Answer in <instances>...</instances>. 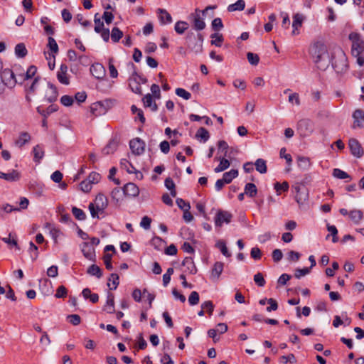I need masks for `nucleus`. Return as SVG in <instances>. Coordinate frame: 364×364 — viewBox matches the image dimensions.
Instances as JSON below:
<instances>
[{"label": "nucleus", "mask_w": 364, "mask_h": 364, "mask_svg": "<svg viewBox=\"0 0 364 364\" xmlns=\"http://www.w3.org/2000/svg\"><path fill=\"white\" fill-rule=\"evenodd\" d=\"M215 245L218 248L220 249V250L221 251L222 254L224 256H225L227 257H230L231 256V254L229 252V251L226 247L225 242L224 241L219 240L217 242Z\"/></svg>", "instance_id": "50"}, {"label": "nucleus", "mask_w": 364, "mask_h": 364, "mask_svg": "<svg viewBox=\"0 0 364 364\" xmlns=\"http://www.w3.org/2000/svg\"><path fill=\"white\" fill-rule=\"evenodd\" d=\"M58 110V106L55 105H50L46 109H41V107H37V112L46 118L50 114Z\"/></svg>", "instance_id": "32"}, {"label": "nucleus", "mask_w": 364, "mask_h": 364, "mask_svg": "<svg viewBox=\"0 0 364 364\" xmlns=\"http://www.w3.org/2000/svg\"><path fill=\"white\" fill-rule=\"evenodd\" d=\"M68 66L65 64H61L59 70L57 73V78L58 81L63 85L70 83L69 78L67 75Z\"/></svg>", "instance_id": "13"}, {"label": "nucleus", "mask_w": 364, "mask_h": 364, "mask_svg": "<svg viewBox=\"0 0 364 364\" xmlns=\"http://www.w3.org/2000/svg\"><path fill=\"white\" fill-rule=\"evenodd\" d=\"M48 90L46 92L45 98L48 102H53L57 100L58 92L57 87L52 83L47 82Z\"/></svg>", "instance_id": "8"}, {"label": "nucleus", "mask_w": 364, "mask_h": 364, "mask_svg": "<svg viewBox=\"0 0 364 364\" xmlns=\"http://www.w3.org/2000/svg\"><path fill=\"white\" fill-rule=\"evenodd\" d=\"M158 13L159 14V20L161 23H171L172 22V17L166 9H159Z\"/></svg>", "instance_id": "23"}, {"label": "nucleus", "mask_w": 364, "mask_h": 364, "mask_svg": "<svg viewBox=\"0 0 364 364\" xmlns=\"http://www.w3.org/2000/svg\"><path fill=\"white\" fill-rule=\"evenodd\" d=\"M247 58L249 63L251 65H257L259 63V58L258 55H257V54L249 52L247 54Z\"/></svg>", "instance_id": "58"}, {"label": "nucleus", "mask_w": 364, "mask_h": 364, "mask_svg": "<svg viewBox=\"0 0 364 364\" xmlns=\"http://www.w3.org/2000/svg\"><path fill=\"white\" fill-rule=\"evenodd\" d=\"M122 192L125 196L136 197L139 193V189L135 183H128L123 187Z\"/></svg>", "instance_id": "10"}, {"label": "nucleus", "mask_w": 364, "mask_h": 364, "mask_svg": "<svg viewBox=\"0 0 364 364\" xmlns=\"http://www.w3.org/2000/svg\"><path fill=\"white\" fill-rule=\"evenodd\" d=\"M297 130L301 136H308L313 133L314 124L309 119H302L297 123Z\"/></svg>", "instance_id": "4"}, {"label": "nucleus", "mask_w": 364, "mask_h": 364, "mask_svg": "<svg viewBox=\"0 0 364 364\" xmlns=\"http://www.w3.org/2000/svg\"><path fill=\"white\" fill-rule=\"evenodd\" d=\"M254 281L259 287H264L265 285V280L264 279L263 274L260 272L257 273L254 276Z\"/></svg>", "instance_id": "60"}, {"label": "nucleus", "mask_w": 364, "mask_h": 364, "mask_svg": "<svg viewBox=\"0 0 364 364\" xmlns=\"http://www.w3.org/2000/svg\"><path fill=\"white\" fill-rule=\"evenodd\" d=\"M256 170L260 173H265L267 171L266 161L262 159H258L255 163Z\"/></svg>", "instance_id": "39"}, {"label": "nucleus", "mask_w": 364, "mask_h": 364, "mask_svg": "<svg viewBox=\"0 0 364 364\" xmlns=\"http://www.w3.org/2000/svg\"><path fill=\"white\" fill-rule=\"evenodd\" d=\"M218 160L220 161V164L214 168L215 173L222 172L229 168L230 163L228 159H225V157L219 158Z\"/></svg>", "instance_id": "31"}, {"label": "nucleus", "mask_w": 364, "mask_h": 364, "mask_svg": "<svg viewBox=\"0 0 364 364\" xmlns=\"http://www.w3.org/2000/svg\"><path fill=\"white\" fill-rule=\"evenodd\" d=\"M20 177L21 174L16 170H12L10 173H4L0 171V178L4 179L9 182L18 181Z\"/></svg>", "instance_id": "14"}, {"label": "nucleus", "mask_w": 364, "mask_h": 364, "mask_svg": "<svg viewBox=\"0 0 364 364\" xmlns=\"http://www.w3.org/2000/svg\"><path fill=\"white\" fill-rule=\"evenodd\" d=\"M74 102L73 97L70 95H63L60 98V102L65 107H69L73 105Z\"/></svg>", "instance_id": "61"}, {"label": "nucleus", "mask_w": 364, "mask_h": 364, "mask_svg": "<svg viewBox=\"0 0 364 364\" xmlns=\"http://www.w3.org/2000/svg\"><path fill=\"white\" fill-rule=\"evenodd\" d=\"M210 38H212L211 44L215 45L217 47H220L222 42L223 41V36L222 34L218 33H214L211 34Z\"/></svg>", "instance_id": "44"}, {"label": "nucleus", "mask_w": 364, "mask_h": 364, "mask_svg": "<svg viewBox=\"0 0 364 364\" xmlns=\"http://www.w3.org/2000/svg\"><path fill=\"white\" fill-rule=\"evenodd\" d=\"M120 166L122 168L125 169L129 173H136V168L125 159H121Z\"/></svg>", "instance_id": "41"}, {"label": "nucleus", "mask_w": 364, "mask_h": 364, "mask_svg": "<svg viewBox=\"0 0 364 364\" xmlns=\"http://www.w3.org/2000/svg\"><path fill=\"white\" fill-rule=\"evenodd\" d=\"M123 36V32L117 27H114L112 29V32L110 33L111 39L113 42H118Z\"/></svg>", "instance_id": "40"}, {"label": "nucleus", "mask_w": 364, "mask_h": 364, "mask_svg": "<svg viewBox=\"0 0 364 364\" xmlns=\"http://www.w3.org/2000/svg\"><path fill=\"white\" fill-rule=\"evenodd\" d=\"M143 103L144 107H150L154 112H156L158 109L157 105L153 101L152 96L150 94H146L143 97Z\"/></svg>", "instance_id": "25"}, {"label": "nucleus", "mask_w": 364, "mask_h": 364, "mask_svg": "<svg viewBox=\"0 0 364 364\" xmlns=\"http://www.w3.org/2000/svg\"><path fill=\"white\" fill-rule=\"evenodd\" d=\"M245 193L250 198L255 197L257 193V188L254 183H248L245 186Z\"/></svg>", "instance_id": "33"}, {"label": "nucleus", "mask_w": 364, "mask_h": 364, "mask_svg": "<svg viewBox=\"0 0 364 364\" xmlns=\"http://www.w3.org/2000/svg\"><path fill=\"white\" fill-rule=\"evenodd\" d=\"M27 53L28 51L24 43H18L15 46V55L17 58H23L27 55Z\"/></svg>", "instance_id": "29"}, {"label": "nucleus", "mask_w": 364, "mask_h": 364, "mask_svg": "<svg viewBox=\"0 0 364 364\" xmlns=\"http://www.w3.org/2000/svg\"><path fill=\"white\" fill-rule=\"evenodd\" d=\"M199 301H200L199 294L196 291H192L188 296L189 304L191 306L197 305L199 303Z\"/></svg>", "instance_id": "52"}, {"label": "nucleus", "mask_w": 364, "mask_h": 364, "mask_svg": "<svg viewBox=\"0 0 364 364\" xmlns=\"http://www.w3.org/2000/svg\"><path fill=\"white\" fill-rule=\"evenodd\" d=\"M332 60V66L337 73H343L347 71V57L341 47L335 46L333 48Z\"/></svg>", "instance_id": "2"}, {"label": "nucleus", "mask_w": 364, "mask_h": 364, "mask_svg": "<svg viewBox=\"0 0 364 364\" xmlns=\"http://www.w3.org/2000/svg\"><path fill=\"white\" fill-rule=\"evenodd\" d=\"M196 137L200 138L204 142H205L206 141L208 140V139L210 137V134H209L208 131L206 129H205L204 127H200L198 129L196 134Z\"/></svg>", "instance_id": "45"}, {"label": "nucleus", "mask_w": 364, "mask_h": 364, "mask_svg": "<svg viewBox=\"0 0 364 364\" xmlns=\"http://www.w3.org/2000/svg\"><path fill=\"white\" fill-rule=\"evenodd\" d=\"M118 146V142L115 139H112L109 141V142L107 144L105 147L102 149V154L105 155H108L110 154L114 153Z\"/></svg>", "instance_id": "21"}, {"label": "nucleus", "mask_w": 364, "mask_h": 364, "mask_svg": "<svg viewBox=\"0 0 364 364\" xmlns=\"http://www.w3.org/2000/svg\"><path fill=\"white\" fill-rule=\"evenodd\" d=\"M41 77H36L28 89V92L30 93H34L38 90L40 85Z\"/></svg>", "instance_id": "57"}, {"label": "nucleus", "mask_w": 364, "mask_h": 364, "mask_svg": "<svg viewBox=\"0 0 364 364\" xmlns=\"http://www.w3.org/2000/svg\"><path fill=\"white\" fill-rule=\"evenodd\" d=\"M6 77L7 76L0 75V95L4 93L6 87H14L17 82L14 78L13 80L11 78L5 80L4 78Z\"/></svg>", "instance_id": "17"}, {"label": "nucleus", "mask_w": 364, "mask_h": 364, "mask_svg": "<svg viewBox=\"0 0 364 364\" xmlns=\"http://www.w3.org/2000/svg\"><path fill=\"white\" fill-rule=\"evenodd\" d=\"M289 187V183L287 181H284L282 183L279 182L274 183V189L276 190L277 195H280L282 191H288Z\"/></svg>", "instance_id": "48"}, {"label": "nucleus", "mask_w": 364, "mask_h": 364, "mask_svg": "<svg viewBox=\"0 0 364 364\" xmlns=\"http://www.w3.org/2000/svg\"><path fill=\"white\" fill-rule=\"evenodd\" d=\"M348 146L350 150V153L352 155L357 158H360L363 154L364 151L362 148L359 141L355 139H350L348 141Z\"/></svg>", "instance_id": "6"}, {"label": "nucleus", "mask_w": 364, "mask_h": 364, "mask_svg": "<svg viewBox=\"0 0 364 364\" xmlns=\"http://www.w3.org/2000/svg\"><path fill=\"white\" fill-rule=\"evenodd\" d=\"M2 210V217H4V213H11L14 211H19L20 208L18 207H14L9 203H5L1 206Z\"/></svg>", "instance_id": "54"}, {"label": "nucleus", "mask_w": 364, "mask_h": 364, "mask_svg": "<svg viewBox=\"0 0 364 364\" xmlns=\"http://www.w3.org/2000/svg\"><path fill=\"white\" fill-rule=\"evenodd\" d=\"M197 38L198 41H196V38L193 32L188 33L186 36L188 47L196 53H199L203 50V36L202 34L198 33Z\"/></svg>", "instance_id": "3"}, {"label": "nucleus", "mask_w": 364, "mask_h": 364, "mask_svg": "<svg viewBox=\"0 0 364 364\" xmlns=\"http://www.w3.org/2000/svg\"><path fill=\"white\" fill-rule=\"evenodd\" d=\"M90 72L97 79H102L105 75V69L101 63H95L92 65Z\"/></svg>", "instance_id": "12"}, {"label": "nucleus", "mask_w": 364, "mask_h": 364, "mask_svg": "<svg viewBox=\"0 0 364 364\" xmlns=\"http://www.w3.org/2000/svg\"><path fill=\"white\" fill-rule=\"evenodd\" d=\"M238 176V171L236 169H231L230 171L225 172L223 175V179L226 184L231 183V181Z\"/></svg>", "instance_id": "28"}, {"label": "nucleus", "mask_w": 364, "mask_h": 364, "mask_svg": "<svg viewBox=\"0 0 364 364\" xmlns=\"http://www.w3.org/2000/svg\"><path fill=\"white\" fill-rule=\"evenodd\" d=\"M211 26L212 28L215 31H219L223 28V23L220 18H214L212 21Z\"/></svg>", "instance_id": "55"}, {"label": "nucleus", "mask_w": 364, "mask_h": 364, "mask_svg": "<svg viewBox=\"0 0 364 364\" xmlns=\"http://www.w3.org/2000/svg\"><path fill=\"white\" fill-rule=\"evenodd\" d=\"M245 7V2L244 0H237L235 4H232L228 6L229 12L235 11H242Z\"/></svg>", "instance_id": "30"}, {"label": "nucleus", "mask_w": 364, "mask_h": 364, "mask_svg": "<svg viewBox=\"0 0 364 364\" xmlns=\"http://www.w3.org/2000/svg\"><path fill=\"white\" fill-rule=\"evenodd\" d=\"M333 176L339 179H348V181H350L352 178L349 174H348L344 171H342L339 168H334L333 171Z\"/></svg>", "instance_id": "42"}, {"label": "nucleus", "mask_w": 364, "mask_h": 364, "mask_svg": "<svg viewBox=\"0 0 364 364\" xmlns=\"http://www.w3.org/2000/svg\"><path fill=\"white\" fill-rule=\"evenodd\" d=\"M200 11L196 10V14L193 15V28L196 31H201L205 28V23L200 16Z\"/></svg>", "instance_id": "15"}, {"label": "nucleus", "mask_w": 364, "mask_h": 364, "mask_svg": "<svg viewBox=\"0 0 364 364\" xmlns=\"http://www.w3.org/2000/svg\"><path fill=\"white\" fill-rule=\"evenodd\" d=\"M288 101L291 104H295L296 106H299L301 104L299 95L296 92L291 93L289 95Z\"/></svg>", "instance_id": "59"}, {"label": "nucleus", "mask_w": 364, "mask_h": 364, "mask_svg": "<svg viewBox=\"0 0 364 364\" xmlns=\"http://www.w3.org/2000/svg\"><path fill=\"white\" fill-rule=\"evenodd\" d=\"M82 252L83 255L89 260L95 261V250L92 248L88 242H84L82 246Z\"/></svg>", "instance_id": "16"}, {"label": "nucleus", "mask_w": 364, "mask_h": 364, "mask_svg": "<svg viewBox=\"0 0 364 364\" xmlns=\"http://www.w3.org/2000/svg\"><path fill=\"white\" fill-rule=\"evenodd\" d=\"M353 117L354 119L353 128L360 127L362 126L361 120L364 119V112L359 109H356L353 114Z\"/></svg>", "instance_id": "22"}, {"label": "nucleus", "mask_w": 364, "mask_h": 364, "mask_svg": "<svg viewBox=\"0 0 364 364\" xmlns=\"http://www.w3.org/2000/svg\"><path fill=\"white\" fill-rule=\"evenodd\" d=\"M37 68L34 65H31L28 68L27 71L25 73L24 80H28L31 79L33 77H34L35 74L36 73Z\"/></svg>", "instance_id": "63"}, {"label": "nucleus", "mask_w": 364, "mask_h": 364, "mask_svg": "<svg viewBox=\"0 0 364 364\" xmlns=\"http://www.w3.org/2000/svg\"><path fill=\"white\" fill-rule=\"evenodd\" d=\"M311 53L318 68L323 69L328 65L330 58L324 43L321 42L314 43L311 48Z\"/></svg>", "instance_id": "1"}, {"label": "nucleus", "mask_w": 364, "mask_h": 364, "mask_svg": "<svg viewBox=\"0 0 364 364\" xmlns=\"http://www.w3.org/2000/svg\"><path fill=\"white\" fill-rule=\"evenodd\" d=\"M224 264L221 262H216L212 269V276L218 279L223 270Z\"/></svg>", "instance_id": "35"}, {"label": "nucleus", "mask_w": 364, "mask_h": 364, "mask_svg": "<svg viewBox=\"0 0 364 364\" xmlns=\"http://www.w3.org/2000/svg\"><path fill=\"white\" fill-rule=\"evenodd\" d=\"M188 28V23L183 21H178L176 23L174 29L178 34H183Z\"/></svg>", "instance_id": "38"}, {"label": "nucleus", "mask_w": 364, "mask_h": 364, "mask_svg": "<svg viewBox=\"0 0 364 364\" xmlns=\"http://www.w3.org/2000/svg\"><path fill=\"white\" fill-rule=\"evenodd\" d=\"M107 205L108 201L107 197L102 193H99L95 200V205H96L97 210L103 213Z\"/></svg>", "instance_id": "11"}, {"label": "nucleus", "mask_w": 364, "mask_h": 364, "mask_svg": "<svg viewBox=\"0 0 364 364\" xmlns=\"http://www.w3.org/2000/svg\"><path fill=\"white\" fill-rule=\"evenodd\" d=\"M82 294L85 299H89L90 301L95 304L99 301V296L97 294H92L89 288H85L82 290Z\"/></svg>", "instance_id": "26"}, {"label": "nucleus", "mask_w": 364, "mask_h": 364, "mask_svg": "<svg viewBox=\"0 0 364 364\" xmlns=\"http://www.w3.org/2000/svg\"><path fill=\"white\" fill-rule=\"evenodd\" d=\"M87 273L91 276H95L100 279L102 276V269L96 264H92L87 270Z\"/></svg>", "instance_id": "34"}, {"label": "nucleus", "mask_w": 364, "mask_h": 364, "mask_svg": "<svg viewBox=\"0 0 364 364\" xmlns=\"http://www.w3.org/2000/svg\"><path fill=\"white\" fill-rule=\"evenodd\" d=\"M90 111L95 116H100L107 112V107L105 102L99 101L91 105Z\"/></svg>", "instance_id": "9"}, {"label": "nucleus", "mask_w": 364, "mask_h": 364, "mask_svg": "<svg viewBox=\"0 0 364 364\" xmlns=\"http://www.w3.org/2000/svg\"><path fill=\"white\" fill-rule=\"evenodd\" d=\"M304 20V17L300 14H296L293 16V23H292V34L297 35L299 32L297 31L298 28L301 26L302 22Z\"/></svg>", "instance_id": "19"}, {"label": "nucleus", "mask_w": 364, "mask_h": 364, "mask_svg": "<svg viewBox=\"0 0 364 364\" xmlns=\"http://www.w3.org/2000/svg\"><path fill=\"white\" fill-rule=\"evenodd\" d=\"M72 213L75 218L78 220H84L86 218V215L84 211L77 207H73Z\"/></svg>", "instance_id": "49"}, {"label": "nucleus", "mask_w": 364, "mask_h": 364, "mask_svg": "<svg viewBox=\"0 0 364 364\" xmlns=\"http://www.w3.org/2000/svg\"><path fill=\"white\" fill-rule=\"evenodd\" d=\"M182 265L186 268V271H188L190 274H195L197 272V269L194 264L193 259L191 257H186L183 262Z\"/></svg>", "instance_id": "18"}, {"label": "nucleus", "mask_w": 364, "mask_h": 364, "mask_svg": "<svg viewBox=\"0 0 364 364\" xmlns=\"http://www.w3.org/2000/svg\"><path fill=\"white\" fill-rule=\"evenodd\" d=\"M28 252L31 254L32 260H36L38 257V247L32 241L29 242Z\"/></svg>", "instance_id": "46"}, {"label": "nucleus", "mask_w": 364, "mask_h": 364, "mask_svg": "<svg viewBox=\"0 0 364 364\" xmlns=\"http://www.w3.org/2000/svg\"><path fill=\"white\" fill-rule=\"evenodd\" d=\"M119 276L117 274H111L110 277L108 279L107 286L109 287L111 290H114L119 285Z\"/></svg>", "instance_id": "36"}, {"label": "nucleus", "mask_w": 364, "mask_h": 364, "mask_svg": "<svg viewBox=\"0 0 364 364\" xmlns=\"http://www.w3.org/2000/svg\"><path fill=\"white\" fill-rule=\"evenodd\" d=\"M33 161L36 163H40L41 160L44 156L43 147L39 144L36 145L33 149Z\"/></svg>", "instance_id": "20"}, {"label": "nucleus", "mask_w": 364, "mask_h": 364, "mask_svg": "<svg viewBox=\"0 0 364 364\" xmlns=\"http://www.w3.org/2000/svg\"><path fill=\"white\" fill-rule=\"evenodd\" d=\"M67 318H68V321L74 326H77V325L80 324L81 322L80 316L77 314L68 315L67 316Z\"/></svg>", "instance_id": "62"}, {"label": "nucleus", "mask_w": 364, "mask_h": 364, "mask_svg": "<svg viewBox=\"0 0 364 364\" xmlns=\"http://www.w3.org/2000/svg\"><path fill=\"white\" fill-rule=\"evenodd\" d=\"M31 135L26 132H21L18 138V139L16 141L15 144L18 147L23 146L26 143H28L31 140Z\"/></svg>", "instance_id": "24"}, {"label": "nucleus", "mask_w": 364, "mask_h": 364, "mask_svg": "<svg viewBox=\"0 0 364 364\" xmlns=\"http://www.w3.org/2000/svg\"><path fill=\"white\" fill-rule=\"evenodd\" d=\"M310 160L307 157L299 156L298 157V166L303 170H306L310 167Z\"/></svg>", "instance_id": "47"}, {"label": "nucleus", "mask_w": 364, "mask_h": 364, "mask_svg": "<svg viewBox=\"0 0 364 364\" xmlns=\"http://www.w3.org/2000/svg\"><path fill=\"white\" fill-rule=\"evenodd\" d=\"M129 147L134 154L141 155L144 152L145 143L142 139L136 138L130 141Z\"/></svg>", "instance_id": "5"}, {"label": "nucleus", "mask_w": 364, "mask_h": 364, "mask_svg": "<svg viewBox=\"0 0 364 364\" xmlns=\"http://www.w3.org/2000/svg\"><path fill=\"white\" fill-rule=\"evenodd\" d=\"M140 85V82H138L136 77H131L129 79V87L134 93L141 94V87Z\"/></svg>", "instance_id": "37"}, {"label": "nucleus", "mask_w": 364, "mask_h": 364, "mask_svg": "<svg viewBox=\"0 0 364 364\" xmlns=\"http://www.w3.org/2000/svg\"><path fill=\"white\" fill-rule=\"evenodd\" d=\"M48 47L49 48V49L50 50V51L52 53H53L54 54H56L58 53V46L55 41V40L51 37V36H49L48 38Z\"/></svg>", "instance_id": "53"}, {"label": "nucleus", "mask_w": 364, "mask_h": 364, "mask_svg": "<svg viewBox=\"0 0 364 364\" xmlns=\"http://www.w3.org/2000/svg\"><path fill=\"white\" fill-rule=\"evenodd\" d=\"M232 215L228 211L219 210L215 217V226H222L223 223H230Z\"/></svg>", "instance_id": "7"}, {"label": "nucleus", "mask_w": 364, "mask_h": 364, "mask_svg": "<svg viewBox=\"0 0 364 364\" xmlns=\"http://www.w3.org/2000/svg\"><path fill=\"white\" fill-rule=\"evenodd\" d=\"M327 230L330 232L331 235H332V242H337L338 241V230L335 225H332L330 224H327Z\"/></svg>", "instance_id": "51"}, {"label": "nucleus", "mask_w": 364, "mask_h": 364, "mask_svg": "<svg viewBox=\"0 0 364 364\" xmlns=\"http://www.w3.org/2000/svg\"><path fill=\"white\" fill-rule=\"evenodd\" d=\"M349 217L355 224H358L363 218V213L359 210H353L349 213Z\"/></svg>", "instance_id": "43"}, {"label": "nucleus", "mask_w": 364, "mask_h": 364, "mask_svg": "<svg viewBox=\"0 0 364 364\" xmlns=\"http://www.w3.org/2000/svg\"><path fill=\"white\" fill-rule=\"evenodd\" d=\"M92 184L87 179H86L80 183V189L83 192L88 193L92 189Z\"/></svg>", "instance_id": "64"}, {"label": "nucleus", "mask_w": 364, "mask_h": 364, "mask_svg": "<svg viewBox=\"0 0 364 364\" xmlns=\"http://www.w3.org/2000/svg\"><path fill=\"white\" fill-rule=\"evenodd\" d=\"M364 50V41L363 40L352 44L351 53L353 55H358Z\"/></svg>", "instance_id": "27"}, {"label": "nucleus", "mask_w": 364, "mask_h": 364, "mask_svg": "<svg viewBox=\"0 0 364 364\" xmlns=\"http://www.w3.org/2000/svg\"><path fill=\"white\" fill-rule=\"evenodd\" d=\"M176 94L178 97H182V98H183L184 100H186L191 99V93L188 92V91H186L183 88H176Z\"/></svg>", "instance_id": "56"}]
</instances>
